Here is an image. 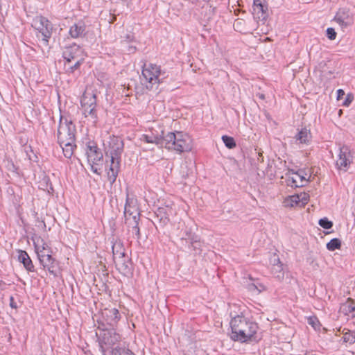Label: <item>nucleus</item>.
I'll return each mask as SVG.
<instances>
[{
	"instance_id": "1",
	"label": "nucleus",
	"mask_w": 355,
	"mask_h": 355,
	"mask_svg": "<svg viewBox=\"0 0 355 355\" xmlns=\"http://www.w3.org/2000/svg\"><path fill=\"white\" fill-rule=\"evenodd\" d=\"M230 338L234 341L246 343L251 340L258 330V324L244 317L238 315L230 321Z\"/></svg>"
},
{
	"instance_id": "2",
	"label": "nucleus",
	"mask_w": 355,
	"mask_h": 355,
	"mask_svg": "<svg viewBox=\"0 0 355 355\" xmlns=\"http://www.w3.org/2000/svg\"><path fill=\"white\" fill-rule=\"evenodd\" d=\"M124 144L123 140L116 136L110 137L107 156L110 158V164L107 172L108 181L113 184L120 171L121 155L123 152Z\"/></svg>"
},
{
	"instance_id": "3",
	"label": "nucleus",
	"mask_w": 355,
	"mask_h": 355,
	"mask_svg": "<svg viewBox=\"0 0 355 355\" xmlns=\"http://www.w3.org/2000/svg\"><path fill=\"white\" fill-rule=\"evenodd\" d=\"M165 148L173 150L179 153L189 152L192 149V139L183 132H168L165 135Z\"/></svg>"
},
{
	"instance_id": "4",
	"label": "nucleus",
	"mask_w": 355,
	"mask_h": 355,
	"mask_svg": "<svg viewBox=\"0 0 355 355\" xmlns=\"http://www.w3.org/2000/svg\"><path fill=\"white\" fill-rule=\"evenodd\" d=\"M142 80L146 88L149 90L157 88L161 83L162 75L160 67L152 63H145L142 69Z\"/></svg>"
},
{
	"instance_id": "5",
	"label": "nucleus",
	"mask_w": 355,
	"mask_h": 355,
	"mask_svg": "<svg viewBox=\"0 0 355 355\" xmlns=\"http://www.w3.org/2000/svg\"><path fill=\"white\" fill-rule=\"evenodd\" d=\"M96 336L103 354L121 340V336L116 332L114 328L98 329Z\"/></svg>"
},
{
	"instance_id": "6",
	"label": "nucleus",
	"mask_w": 355,
	"mask_h": 355,
	"mask_svg": "<svg viewBox=\"0 0 355 355\" xmlns=\"http://www.w3.org/2000/svg\"><path fill=\"white\" fill-rule=\"evenodd\" d=\"M76 129L73 123L61 116L58 130V143L76 142Z\"/></svg>"
},
{
	"instance_id": "7",
	"label": "nucleus",
	"mask_w": 355,
	"mask_h": 355,
	"mask_svg": "<svg viewBox=\"0 0 355 355\" xmlns=\"http://www.w3.org/2000/svg\"><path fill=\"white\" fill-rule=\"evenodd\" d=\"M120 319L121 315L118 309H105L101 313L100 319L98 320V329L114 328Z\"/></svg>"
},
{
	"instance_id": "8",
	"label": "nucleus",
	"mask_w": 355,
	"mask_h": 355,
	"mask_svg": "<svg viewBox=\"0 0 355 355\" xmlns=\"http://www.w3.org/2000/svg\"><path fill=\"white\" fill-rule=\"evenodd\" d=\"M86 154L89 163L91 164L92 171L96 174H100L99 164L103 162V153L94 144H90L87 146Z\"/></svg>"
},
{
	"instance_id": "9",
	"label": "nucleus",
	"mask_w": 355,
	"mask_h": 355,
	"mask_svg": "<svg viewBox=\"0 0 355 355\" xmlns=\"http://www.w3.org/2000/svg\"><path fill=\"white\" fill-rule=\"evenodd\" d=\"M336 166L338 170L347 171L353 160V155L349 146L343 145L339 148Z\"/></svg>"
},
{
	"instance_id": "10",
	"label": "nucleus",
	"mask_w": 355,
	"mask_h": 355,
	"mask_svg": "<svg viewBox=\"0 0 355 355\" xmlns=\"http://www.w3.org/2000/svg\"><path fill=\"white\" fill-rule=\"evenodd\" d=\"M124 216L126 224H131L133 220H139L140 216L136 200L133 198H130L128 192L124 208Z\"/></svg>"
},
{
	"instance_id": "11",
	"label": "nucleus",
	"mask_w": 355,
	"mask_h": 355,
	"mask_svg": "<svg viewBox=\"0 0 355 355\" xmlns=\"http://www.w3.org/2000/svg\"><path fill=\"white\" fill-rule=\"evenodd\" d=\"M62 57L67 62H70L72 60H77L79 59H85L83 49L76 44H73L69 46H66L63 51Z\"/></svg>"
},
{
	"instance_id": "12",
	"label": "nucleus",
	"mask_w": 355,
	"mask_h": 355,
	"mask_svg": "<svg viewBox=\"0 0 355 355\" xmlns=\"http://www.w3.org/2000/svg\"><path fill=\"white\" fill-rule=\"evenodd\" d=\"M334 20L343 28H345L353 24L354 17L349 9L340 8L336 12Z\"/></svg>"
},
{
	"instance_id": "13",
	"label": "nucleus",
	"mask_w": 355,
	"mask_h": 355,
	"mask_svg": "<svg viewBox=\"0 0 355 355\" xmlns=\"http://www.w3.org/2000/svg\"><path fill=\"white\" fill-rule=\"evenodd\" d=\"M38 259L40 264L44 270H48L54 276L57 275L58 263L56 260L51 256V253L39 254Z\"/></svg>"
},
{
	"instance_id": "14",
	"label": "nucleus",
	"mask_w": 355,
	"mask_h": 355,
	"mask_svg": "<svg viewBox=\"0 0 355 355\" xmlns=\"http://www.w3.org/2000/svg\"><path fill=\"white\" fill-rule=\"evenodd\" d=\"M155 214L159 220L160 225L164 226L169 223L170 216L175 214V211L173 208V205H168L159 207L155 211Z\"/></svg>"
},
{
	"instance_id": "15",
	"label": "nucleus",
	"mask_w": 355,
	"mask_h": 355,
	"mask_svg": "<svg viewBox=\"0 0 355 355\" xmlns=\"http://www.w3.org/2000/svg\"><path fill=\"white\" fill-rule=\"evenodd\" d=\"M268 6L264 0H254L252 15L254 19L265 21L268 17Z\"/></svg>"
},
{
	"instance_id": "16",
	"label": "nucleus",
	"mask_w": 355,
	"mask_h": 355,
	"mask_svg": "<svg viewBox=\"0 0 355 355\" xmlns=\"http://www.w3.org/2000/svg\"><path fill=\"white\" fill-rule=\"evenodd\" d=\"M116 268L123 274H129L131 272V260L125 254L123 257H117L114 260Z\"/></svg>"
},
{
	"instance_id": "17",
	"label": "nucleus",
	"mask_w": 355,
	"mask_h": 355,
	"mask_svg": "<svg viewBox=\"0 0 355 355\" xmlns=\"http://www.w3.org/2000/svg\"><path fill=\"white\" fill-rule=\"evenodd\" d=\"M69 35L73 38L81 37L86 34V25L85 23L80 20L70 27Z\"/></svg>"
},
{
	"instance_id": "18",
	"label": "nucleus",
	"mask_w": 355,
	"mask_h": 355,
	"mask_svg": "<svg viewBox=\"0 0 355 355\" xmlns=\"http://www.w3.org/2000/svg\"><path fill=\"white\" fill-rule=\"evenodd\" d=\"M80 104L83 109L96 107V96L93 92H85L81 100Z\"/></svg>"
},
{
	"instance_id": "19",
	"label": "nucleus",
	"mask_w": 355,
	"mask_h": 355,
	"mask_svg": "<svg viewBox=\"0 0 355 355\" xmlns=\"http://www.w3.org/2000/svg\"><path fill=\"white\" fill-rule=\"evenodd\" d=\"M141 139L146 143L155 144L165 147V135H164L163 131L162 132V135H155L153 132L150 135L144 134L141 136Z\"/></svg>"
},
{
	"instance_id": "20",
	"label": "nucleus",
	"mask_w": 355,
	"mask_h": 355,
	"mask_svg": "<svg viewBox=\"0 0 355 355\" xmlns=\"http://www.w3.org/2000/svg\"><path fill=\"white\" fill-rule=\"evenodd\" d=\"M18 260L24 265L28 272H34L35 267L28 253L24 250H19Z\"/></svg>"
},
{
	"instance_id": "21",
	"label": "nucleus",
	"mask_w": 355,
	"mask_h": 355,
	"mask_svg": "<svg viewBox=\"0 0 355 355\" xmlns=\"http://www.w3.org/2000/svg\"><path fill=\"white\" fill-rule=\"evenodd\" d=\"M33 26L38 31V33L43 30V28H51V22L43 16H37L33 19Z\"/></svg>"
},
{
	"instance_id": "22",
	"label": "nucleus",
	"mask_w": 355,
	"mask_h": 355,
	"mask_svg": "<svg viewBox=\"0 0 355 355\" xmlns=\"http://www.w3.org/2000/svg\"><path fill=\"white\" fill-rule=\"evenodd\" d=\"M34 246L37 257H39V254H48L51 252V248L49 247L48 244L44 242L42 239H37V241H34Z\"/></svg>"
},
{
	"instance_id": "23",
	"label": "nucleus",
	"mask_w": 355,
	"mask_h": 355,
	"mask_svg": "<svg viewBox=\"0 0 355 355\" xmlns=\"http://www.w3.org/2000/svg\"><path fill=\"white\" fill-rule=\"evenodd\" d=\"M340 311L345 315L352 314V317L355 316V302L350 298H348L345 303L340 306Z\"/></svg>"
},
{
	"instance_id": "24",
	"label": "nucleus",
	"mask_w": 355,
	"mask_h": 355,
	"mask_svg": "<svg viewBox=\"0 0 355 355\" xmlns=\"http://www.w3.org/2000/svg\"><path fill=\"white\" fill-rule=\"evenodd\" d=\"M59 144L62 149L64 157L70 159L73 154L74 149L76 148L75 142L59 143Z\"/></svg>"
},
{
	"instance_id": "25",
	"label": "nucleus",
	"mask_w": 355,
	"mask_h": 355,
	"mask_svg": "<svg viewBox=\"0 0 355 355\" xmlns=\"http://www.w3.org/2000/svg\"><path fill=\"white\" fill-rule=\"evenodd\" d=\"M113 259L123 257L125 254V250L121 241H116L112 245Z\"/></svg>"
},
{
	"instance_id": "26",
	"label": "nucleus",
	"mask_w": 355,
	"mask_h": 355,
	"mask_svg": "<svg viewBox=\"0 0 355 355\" xmlns=\"http://www.w3.org/2000/svg\"><path fill=\"white\" fill-rule=\"evenodd\" d=\"M295 138L301 144L309 143L311 139V132L306 128L301 129L300 131L295 135Z\"/></svg>"
},
{
	"instance_id": "27",
	"label": "nucleus",
	"mask_w": 355,
	"mask_h": 355,
	"mask_svg": "<svg viewBox=\"0 0 355 355\" xmlns=\"http://www.w3.org/2000/svg\"><path fill=\"white\" fill-rule=\"evenodd\" d=\"M53 31V25L51 24V28H43V30L41 31L39 34H37V37L40 38L42 37V40L43 42L44 45L48 46L49 40L51 37Z\"/></svg>"
},
{
	"instance_id": "28",
	"label": "nucleus",
	"mask_w": 355,
	"mask_h": 355,
	"mask_svg": "<svg viewBox=\"0 0 355 355\" xmlns=\"http://www.w3.org/2000/svg\"><path fill=\"white\" fill-rule=\"evenodd\" d=\"M187 244L189 249L198 253L201 252L202 242L198 236L191 239V241H189Z\"/></svg>"
},
{
	"instance_id": "29",
	"label": "nucleus",
	"mask_w": 355,
	"mask_h": 355,
	"mask_svg": "<svg viewBox=\"0 0 355 355\" xmlns=\"http://www.w3.org/2000/svg\"><path fill=\"white\" fill-rule=\"evenodd\" d=\"M196 236L197 235L192 232L191 228L186 227L182 230V233L180 235V240L182 243L185 242L187 244L191 241V239Z\"/></svg>"
},
{
	"instance_id": "30",
	"label": "nucleus",
	"mask_w": 355,
	"mask_h": 355,
	"mask_svg": "<svg viewBox=\"0 0 355 355\" xmlns=\"http://www.w3.org/2000/svg\"><path fill=\"white\" fill-rule=\"evenodd\" d=\"M248 289L251 292L257 291V293H260L261 291L266 290V287L258 280H256L248 284Z\"/></svg>"
},
{
	"instance_id": "31",
	"label": "nucleus",
	"mask_w": 355,
	"mask_h": 355,
	"mask_svg": "<svg viewBox=\"0 0 355 355\" xmlns=\"http://www.w3.org/2000/svg\"><path fill=\"white\" fill-rule=\"evenodd\" d=\"M83 114L86 117L89 116L94 123H96L98 120L97 110L96 107L83 109Z\"/></svg>"
},
{
	"instance_id": "32",
	"label": "nucleus",
	"mask_w": 355,
	"mask_h": 355,
	"mask_svg": "<svg viewBox=\"0 0 355 355\" xmlns=\"http://www.w3.org/2000/svg\"><path fill=\"white\" fill-rule=\"evenodd\" d=\"M139 220H132L131 224H127L129 227L131 226V230H129V231H131L132 234L135 235L137 239L141 238L140 229L139 227Z\"/></svg>"
},
{
	"instance_id": "33",
	"label": "nucleus",
	"mask_w": 355,
	"mask_h": 355,
	"mask_svg": "<svg viewBox=\"0 0 355 355\" xmlns=\"http://www.w3.org/2000/svg\"><path fill=\"white\" fill-rule=\"evenodd\" d=\"M134 353L132 352L129 349L125 348V347H121L119 346H116L113 348L112 350V355H133Z\"/></svg>"
},
{
	"instance_id": "34",
	"label": "nucleus",
	"mask_w": 355,
	"mask_h": 355,
	"mask_svg": "<svg viewBox=\"0 0 355 355\" xmlns=\"http://www.w3.org/2000/svg\"><path fill=\"white\" fill-rule=\"evenodd\" d=\"M341 248V241L340 239L337 238L332 239L329 243L327 244V248L329 251H334L336 250H338Z\"/></svg>"
},
{
	"instance_id": "35",
	"label": "nucleus",
	"mask_w": 355,
	"mask_h": 355,
	"mask_svg": "<svg viewBox=\"0 0 355 355\" xmlns=\"http://www.w3.org/2000/svg\"><path fill=\"white\" fill-rule=\"evenodd\" d=\"M291 171L293 173L295 174L300 179V187H304V183H307L310 181L309 178L308 179L306 178V175L307 174L304 170L300 169L297 172H293V171L292 170Z\"/></svg>"
},
{
	"instance_id": "36",
	"label": "nucleus",
	"mask_w": 355,
	"mask_h": 355,
	"mask_svg": "<svg viewBox=\"0 0 355 355\" xmlns=\"http://www.w3.org/2000/svg\"><path fill=\"white\" fill-rule=\"evenodd\" d=\"M343 342L353 344L355 343V331L347 330L345 333H343L342 337Z\"/></svg>"
},
{
	"instance_id": "37",
	"label": "nucleus",
	"mask_w": 355,
	"mask_h": 355,
	"mask_svg": "<svg viewBox=\"0 0 355 355\" xmlns=\"http://www.w3.org/2000/svg\"><path fill=\"white\" fill-rule=\"evenodd\" d=\"M222 140L227 148L232 149L236 147V142L233 137L227 135H223L222 137Z\"/></svg>"
},
{
	"instance_id": "38",
	"label": "nucleus",
	"mask_w": 355,
	"mask_h": 355,
	"mask_svg": "<svg viewBox=\"0 0 355 355\" xmlns=\"http://www.w3.org/2000/svg\"><path fill=\"white\" fill-rule=\"evenodd\" d=\"M286 202H290V203L288 205L291 207L299 205L300 204V198L298 196V194L293 195L289 196L288 199L286 200Z\"/></svg>"
},
{
	"instance_id": "39",
	"label": "nucleus",
	"mask_w": 355,
	"mask_h": 355,
	"mask_svg": "<svg viewBox=\"0 0 355 355\" xmlns=\"http://www.w3.org/2000/svg\"><path fill=\"white\" fill-rule=\"evenodd\" d=\"M318 224L324 229H331L333 227V223L327 218L324 217L319 220Z\"/></svg>"
},
{
	"instance_id": "40",
	"label": "nucleus",
	"mask_w": 355,
	"mask_h": 355,
	"mask_svg": "<svg viewBox=\"0 0 355 355\" xmlns=\"http://www.w3.org/2000/svg\"><path fill=\"white\" fill-rule=\"evenodd\" d=\"M85 59H79V60H77L76 63L69 67L67 69V72L68 73H73L76 70L79 69L80 65L82 64V63L83 62Z\"/></svg>"
},
{
	"instance_id": "41",
	"label": "nucleus",
	"mask_w": 355,
	"mask_h": 355,
	"mask_svg": "<svg viewBox=\"0 0 355 355\" xmlns=\"http://www.w3.org/2000/svg\"><path fill=\"white\" fill-rule=\"evenodd\" d=\"M286 184L291 187H301L300 182L294 177H289L286 180Z\"/></svg>"
},
{
	"instance_id": "42",
	"label": "nucleus",
	"mask_w": 355,
	"mask_h": 355,
	"mask_svg": "<svg viewBox=\"0 0 355 355\" xmlns=\"http://www.w3.org/2000/svg\"><path fill=\"white\" fill-rule=\"evenodd\" d=\"M308 324L315 329H319L320 322L318 318L315 316L309 317L308 318Z\"/></svg>"
},
{
	"instance_id": "43",
	"label": "nucleus",
	"mask_w": 355,
	"mask_h": 355,
	"mask_svg": "<svg viewBox=\"0 0 355 355\" xmlns=\"http://www.w3.org/2000/svg\"><path fill=\"white\" fill-rule=\"evenodd\" d=\"M327 32V37L330 40H334L336 37V32L335 31L334 28H328L326 31Z\"/></svg>"
},
{
	"instance_id": "44",
	"label": "nucleus",
	"mask_w": 355,
	"mask_h": 355,
	"mask_svg": "<svg viewBox=\"0 0 355 355\" xmlns=\"http://www.w3.org/2000/svg\"><path fill=\"white\" fill-rule=\"evenodd\" d=\"M298 196L300 198V203L302 205H306L309 199V195L306 193H302L300 194H298Z\"/></svg>"
},
{
	"instance_id": "45",
	"label": "nucleus",
	"mask_w": 355,
	"mask_h": 355,
	"mask_svg": "<svg viewBox=\"0 0 355 355\" xmlns=\"http://www.w3.org/2000/svg\"><path fill=\"white\" fill-rule=\"evenodd\" d=\"M270 263L272 265V266L282 265L279 257L277 255H276L275 254H273V256L270 258Z\"/></svg>"
},
{
	"instance_id": "46",
	"label": "nucleus",
	"mask_w": 355,
	"mask_h": 355,
	"mask_svg": "<svg viewBox=\"0 0 355 355\" xmlns=\"http://www.w3.org/2000/svg\"><path fill=\"white\" fill-rule=\"evenodd\" d=\"M282 270H283V265H278V266H272V272L275 275L277 274V277L279 276L278 274L281 273L282 272Z\"/></svg>"
},
{
	"instance_id": "47",
	"label": "nucleus",
	"mask_w": 355,
	"mask_h": 355,
	"mask_svg": "<svg viewBox=\"0 0 355 355\" xmlns=\"http://www.w3.org/2000/svg\"><path fill=\"white\" fill-rule=\"evenodd\" d=\"M344 95H345V92L343 89H338V91H337V98L338 99L343 98V96Z\"/></svg>"
},
{
	"instance_id": "48",
	"label": "nucleus",
	"mask_w": 355,
	"mask_h": 355,
	"mask_svg": "<svg viewBox=\"0 0 355 355\" xmlns=\"http://www.w3.org/2000/svg\"><path fill=\"white\" fill-rule=\"evenodd\" d=\"M125 40L127 42H132L134 40V35L132 34H127L125 36Z\"/></svg>"
},
{
	"instance_id": "49",
	"label": "nucleus",
	"mask_w": 355,
	"mask_h": 355,
	"mask_svg": "<svg viewBox=\"0 0 355 355\" xmlns=\"http://www.w3.org/2000/svg\"><path fill=\"white\" fill-rule=\"evenodd\" d=\"M10 305L11 307L17 308V306L14 303V298H13V297H12V296L10 297Z\"/></svg>"
},
{
	"instance_id": "50",
	"label": "nucleus",
	"mask_w": 355,
	"mask_h": 355,
	"mask_svg": "<svg viewBox=\"0 0 355 355\" xmlns=\"http://www.w3.org/2000/svg\"><path fill=\"white\" fill-rule=\"evenodd\" d=\"M351 101H352V99H349V96H348V97L347 98V99H346V101H345V103H344V104H345V105H349V103H351Z\"/></svg>"
},
{
	"instance_id": "51",
	"label": "nucleus",
	"mask_w": 355,
	"mask_h": 355,
	"mask_svg": "<svg viewBox=\"0 0 355 355\" xmlns=\"http://www.w3.org/2000/svg\"><path fill=\"white\" fill-rule=\"evenodd\" d=\"M241 24V21H240V20H236V22H235V24H234V26H235L236 28H238L239 24Z\"/></svg>"
},
{
	"instance_id": "52",
	"label": "nucleus",
	"mask_w": 355,
	"mask_h": 355,
	"mask_svg": "<svg viewBox=\"0 0 355 355\" xmlns=\"http://www.w3.org/2000/svg\"><path fill=\"white\" fill-rule=\"evenodd\" d=\"M259 97H260L261 98L263 99V98H264V95H263V94H261V95L259 96Z\"/></svg>"
},
{
	"instance_id": "53",
	"label": "nucleus",
	"mask_w": 355,
	"mask_h": 355,
	"mask_svg": "<svg viewBox=\"0 0 355 355\" xmlns=\"http://www.w3.org/2000/svg\"><path fill=\"white\" fill-rule=\"evenodd\" d=\"M133 355H135V354Z\"/></svg>"
}]
</instances>
